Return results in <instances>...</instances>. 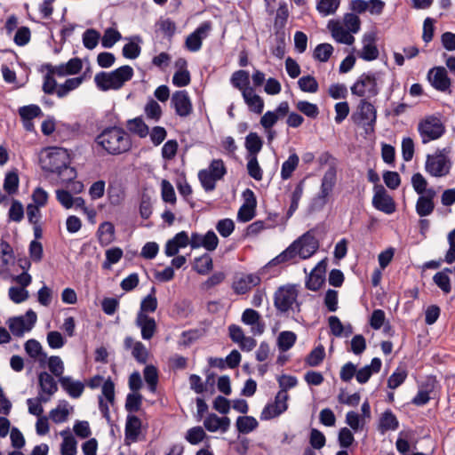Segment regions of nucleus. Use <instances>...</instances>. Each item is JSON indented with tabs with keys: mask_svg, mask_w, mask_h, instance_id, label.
Wrapping results in <instances>:
<instances>
[{
	"mask_svg": "<svg viewBox=\"0 0 455 455\" xmlns=\"http://www.w3.org/2000/svg\"><path fill=\"white\" fill-rule=\"evenodd\" d=\"M41 164L44 171L57 173L63 180H71L76 176V170L69 166V153L63 148H47L45 156L41 157Z\"/></svg>",
	"mask_w": 455,
	"mask_h": 455,
	"instance_id": "f257e3e1",
	"label": "nucleus"
},
{
	"mask_svg": "<svg viewBox=\"0 0 455 455\" xmlns=\"http://www.w3.org/2000/svg\"><path fill=\"white\" fill-rule=\"evenodd\" d=\"M96 144L106 153L117 156L132 148L130 135L121 127L109 126L101 131L95 138Z\"/></svg>",
	"mask_w": 455,
	"mask_h": 455,
	"instance_id": "f03ea898",
	"label": "nucleus"
},
{
	"mask_svg": "<svg viewBox=\"0 0 455 455\" xmlns=\"http://www.w3.org/2000/svg\"><path fill=\"white\" fill-rule=\"evenodd\" d=\"M133 75V68L124 65L111 72L102 71L96 74L94 81L97 87L103 92L119 90L132 78Z\"/></svg>",
	"mask_w": 455,
	"mask_h": 455,
	"instance_id": "7ed1b4c3",
	"label": "nucleus"
},
{
	"mask_svg": "<svg viewBox=\"0 0 455 455\" xmlns=\"http://www.w3.org/2000/svg\"><path fill=\"white\" fill-rule=\"evenodd\" d=\"M299 291L294 284H285L274 293V306L278 313H299L301 303L298 300Z\"/></svg>",
	"mask_w": 455,
	"mask_h": 455,
	"instance_id": "20e7f679",
	"label": "nucleus"
},
{
	"mask_svg": "<svg viewBox=\"0 0 455 455\" xmlns=\"http://www.w3.org/2000/svg\"><path fill=\"white\" fill-rule=\"evenodd\" d=\"M381 73L368 71L363 73L351 86L353 95L371 99L379 93V84H381Z\"/></svg>",
	"mask_w": 455,
	"mask_h": 455,
	"instance_id": "39448f33",
	"label": "nucleus"
},
{
	"mask_svg": "<svg viewBox=\"0 0 455 455\" xmlns=\"http://www.w3.org/2000/svg\"><path fill=\"white\" fill-rule=\"evenodd\" d=\"M448 148L437 149L434 154L427 155L425 164L426 172L433 177H444L450 173L451 161Z\"/></svg>",
	"mask_w": 455,
	"mask_h": 455,
	"instance_id": "423d86ee",
	"label": "nucleus"
},
{
	"mask_svg": "<svg viewBox=\"0 0 455 455\" xmlns=\"http://www.w3.org/2000/svg\"><path fill=\"white\" fill-rule=\"evenodd\" d=\"M352 119L355 124L363 126L366 133L373 132L377 121V110L373 104L366 99H362L356 111L352 115Z\"/></svg>",
	"mask_w": 455,
	"mask_h": 455,
	"instance_id": "0eeeda50",
	"label": "nucleus"
},
{
	"mask_svg": "<svg viewBox=\"0 0 455 455\" xmlns=\"http://www.w3.org/2000/svg\"><path fill=\"white\" fill-rule=\"evenodd\" d=\"M418 131L421 137L422 143L426 144L431 140L439 139L444 133L445 129L438 118L430 116L419 124Z\"/></svg>",
	"mask_w": 455,
	"mask_h": 455,
	"instance_id": "6e6552de",
	"label": "nucleus"
},
{
	"mask_svg": "<svg viewBox=\"0 0 455 455\" xmlns=\"http://www.w3.org/2000/svg\"><path fill=\"white\" fill-rule=\"evenodd\" d=\"M170 104L174 109L175 114L181 118L189 116L193 112V104L186 90L173 92L171 97Z\"/></svg>",
	"mask_w": 455,
	"mask_h": 455,
	"instance_id": "1a4fd4ad",
	"label": "nucleus"
},
{
	"mask_svg": "<svg viewBox=\"0 0 455 455\" xmlns=\"http://www.w3.org/2000/svg\"><path fill=\"white\" fill-rule=\"evenodd\" d=\"M299 251V257L302 259H309L319 248V242L312 230H309L294 241Z\"/></svg>",
	"mask_w": 455,
	"mask_h": 455,
	"instance_id": "9d476101",
	"label": "nucleus"
},
{
	"mask_svg": "<svg viewBox=\"0 0 455 455\" xmlns=\"http://www.w3.org/2000/svg\"><path fill=\"white\" fill-rule=\"evenodd\" d=\"M372 205L375 209L386 214H392L395 212V201L382 185H375L374 187Z\"/></svg>",
	"mask_w": 455,
	"mask_h": 455,
	"instance_id": "9b49d317",
	"label": "nucleus"
},
{
	"mask_svg": "<svg viewBox=\"0 0 455 455\" xmlns=\"http://www.w3.org/2000/svg\"><path fill=\"white\" fill-rule=\"evenodd\" d=\"M261 278L258 274H242L236 275L232 283V289L235 294L243 295L253 287L258 286Z\"/></svg>",
	"mask_w": 455,
	"mask_h": 455,
	"instance_id": "f8f14e48",
	"label": "nucleus"
},
{
	"mask_svg": "<svg viewBox=\"0 0 455 455\" xmlns=\"http://www.w3.org/2000/svg\"><path fill=\"white\" fill-rule=\"evenodd\" d=\"M327 28L336 42L347 45H352L355 43V36L345 28L341 20H330Z\"/></svg>",
	"mask_w": 455,
	"mask_h": 455,
	"instance_id": "ddd939ff",
	"label": "nucleus"
},
{
	"mask_svg": "<svg viewBox=\"0 0 455 455\" xmlns=\"http://www.w3.org/2000/svg\"><path fill=\"white\" fill-rule=\"evenodd\" d=\"M211 23H202L193 33L189 34L185 41L186 48L192 52H198L202 48L203 40L206 38L211 30Z\"/></svg>",
	"mask_w": 455,
	"mask_h": 455,
	"instance_id": "4468645a",
	"label": "nucleus"
},
{
	"mask_svg": "<svg viewBox=\"0 0 455 455\" xmlns=\"http://www.w3.org/2000/svg\"><path fill=\"white\" fill-rule=\"evenodd\" d=\"M219 244V238L212 230H209L205 235L192 233L190 237V246L192 249L204 247L209 251L216 250Z\"/></svg>",
	"mask_w": 455,
	"mask_h": 455,
	"instance_id": "2eb2a0df",
	"label": "nucleus"
},
{
	"mask_svg": "<svg viewBox=\"0 0 455 455\" xmlns=\"http://www.w3.org/2000/svg\"><path fill=\"white\" fill-rule=\"evenodd\" d=\"M244 203L237 212V220L240 222H248L255 216L257 201L253 191L247 188L243 192Z\"/></svg>",
	"mask_w": 455,
	"mask_h": 455,
	"instance_id": "dca6fc26",
	"label": "nucleus"
},
{
	"mask_svg": "<svg viewBox=\"0 0 455 455\" xmlns=\"http://www.w3.org/2000/svg\"><path fill=\"white\" fill-rule=\"evenodd\" d=\"M363 48L358 52L359 58L366 61H371L379 57V50L376 45V34L368 32L362 38Z\"/></svg>",
	"mask_w": 455,
	"mask_h": 455,
	"instance_id": "f3484780",
	"label": "nucleus"
},
{
	"mask_svg": "<svg viewBox=\"0 0 455 455\" xmlns=\"http://www.w3.org/2000/svg\"><path fill=\"white\" fill-rule=\"evenodd\" d=\"M336 183V171L334 168L327 170L322 179L320 191L317 195L316 201H319L321 205L327 203V199L333 190Z\"/></svg>",
	"mask_w": 455,
	"mask_h": 455,
	"instance_id": "a211bd4d",
	"label": "nucleus"
},
{
	"mask_svg": "<svg viewBox=\"0 0 455 455\" xmlns=\"http://www.w3.org/2000/svg\"><path fill=\"white\" fill-rule=\"evenodd\" d=\"M135 324L140 329L141 337L145 340L151 339L157 330L156 320L148 314L138 313Z\"/></svg>",
	"mask_w": 455,
	"mask_h": 455,
	"instance_id": "6ab92c4d",
	"label": "nucleus"
},
{
	"mask_svg": "<svg viewBox=\"0 0 455 455\" xmlns=\"http://www.w3.org/2000/svg\"><path fill=\"white\" fill-rule=\"evenodd\" d=\"M326 267L325 260L318 262L306 281L307 289L315 291L322 287L325 281Z\"/></svg>",
	"mask_w": 455,
	"mask_h": 455,
	"instance_id": "aec40b11",
	"label": "nucleus"
},
{
	"mask_svg": "<svg viewBox=\"0 0 455 455\" xmlns=\"http://www.w3.org/2000/svg\"><path fill=\"white\" fill-rule=\"evenodd\" d=\"M428 79L433 87L441 92H445L451 85V79L443 67H435L430 69Z\"/></svg>",
	"mask_w": 455,
	"mask_h": 455,
	"instance_id": "412c9836",
	"label": "nucleus"
},
{
	"mask_svg": "<svg viewBox=\"0 0 455 455\" xmlns=\"http://www.w3.org/2000/svg\"><path fill=\"white\" fill-rule=\"evenodd\" d=\"M436 196V192L434 188H428L425 195H420L416 203V212L419 216L426 217L430 215L434 209V198Z\"/></svg>",
	"mask_w": 455,
	"mask_h": 455,
	"instance_id": "4be33fe9",
	"label": "nucleus"
},
{
	"mask_svg": "<svg viewBox=\"0 0 455 455\" xmlns=\"http://www.w3.org/2000/svg\"><path fill=\"white\" fill-rule=\"evenodd\" d=\"M204 426L209 432L220 430L225 433L230 427V419L228 417L220 418L216 414L211 413L204 419Z\"/></svg>",
	"mask_w": 455,
	"mask_h": 455,
	"instance_id": "5701e85b",
	"label": "nucleus"
},
{
	"mask_svg": "<svg viewBox=\"0 0 455 455\" xmlns=\"http://www.w3.org/2000/svg\"><path fill=\"white\" fill-rule=\"evenodd\" d=\"M39 394L51 397L58 391V385L54 378L48 372L43 371L38 375Z\"/></svg>",
	"mask_w": 455,
	"mask_h": 455,
	"instance_id": "b1692460",
	"label": "nucleus"
},
{
	"mask_svg": "<svg viewBox=\"0 0 455 455\" xmlns=\"http://www.w3.org/2000/svg\"><path fill=\"white\" fill-rule=\"evenodd\" d=\"M244 102L248 106L249 109L255 114H261L264 109L263 99L255 93L253 88L245 90L242 94Z\"/></svg>",
	"mask_w": 455,
	"mask_h": 455,
	"instance_id": "393cba45",
	"label": "nucleus"
},
{
	"mask_svg": "<svg viewBox=\"0 0 455 455\" xmlns=\"http://www.w3.org/2000/svg\"><path fill=\"white\" fill-rule=\"evenodd\" d=\"M61 387L73 398L82 395L84 386L81 381H75L71 377L64 376L59 379Z\"/></svg>",
	"mask_w": 455,
	"mask_h": 455,
	"instance_id": "a878e982",
	"label": "nucleus"
},
{
	"mask_svg": "<svg viewBox=\"0 0 455 455\" xmlns=\"http://www.w3.org/2000/svg\"><path fill=\"white\" fill-rule=\"evenodd\" d=\"M140 428L141 420L135 415H128L125 424V438L132 442L137 441Z\"/></svg>",
	"mask_w": 455,
	"mask_h": 455,
	"instance_id": "bb28decb",
	"label": "nucleus"
},
{
	"mask_svg": "<svg viewBox=\"0 0 455 455\" xmlns=\"http://www.w3.org/2000/svg\"><path fill=\"white\" fill-rule=\"evenodd\" d=\"M108 197L110 204L119 205L124 200L125 191L120 182H110L108 188Z\"/></svg>",
	"mask_w": 455,
	"mask_h": 455,
	"instance_id": "cd10ccee",
	"label": "nucleus"
},
{
	"mask_svg": "<svg viewBox=\"0 0 455 455\" xmlns=\"http://www.w3.org/2000/svg\"><path fill=\"white\" fill-rule=\"evenodd\" d=\"M299 164V156L293 152L291 153L287 160H285L281 167L280 176L283 180H287L291 178L293 172L298 168Z\"/></svg>",
	"mask_w": 455,
	"mask_h": 455,
	"instance_id": "c85d7f7f",
	"label": "nucleus"
},
{
	"mask_svg": "<svg viewBox=\"0 0 455 455\" xmlns=\"http://www.w3.org/2000/svg\"><path fill=\"white\" fill-rule=\"evenodd\" d=\"M230 83L235 89L239 90L242 92V94L245 90L252 88L249 86V72L243 69L237 70L232 74Z\"/></svg>",
	"mask_w": 455,
	"mask_h": 455,
	"instance_id": "c756f323",
	"label": "nucleus"
},
{
	"mask_svg": "<svg viewBox=\"0 0 455 455\" xmlns=\"http://www.w3.org/2000/svg\"><path fill=\"white\" fill-rule=\"evenodd\" d=\"M398 427L399 422L396 416L391 410L385 411L379 419V429L381 433H385L389 430H395Z\"/></svg>",
	"mask_w": 455,
	"mask_h": 455,
	"instance_id": "7c9ffc66",
	"label": "nucleus"
},
{
	"mask_svg": "<svg viewBox=\"0 0 455 455\" xmlns=\"http://www.w3.org/2000/svg\"><path fill=\"white\" fill-rule=\"evenodd\" d=\"M305 180H301L296 184L294 190L291 194V204L287 212L288 217L292 216L299 208V204L303 196Z\"/></svg>",
	"mask_w": 455,
	"mask_h": 455,
	"instance_id": "2f4dec72",
	"label": "nucleus"
},
{
	"mask_svg": "<svg viewBox=\"0 0 455 455\" xmlns=\"http://www.w3.org/2000/svg\"><path fill=\"white\" fill-rule=\"evenodd\" d=\"M245 148L248 151L249 156H257L258 153L261 150L263 140L256 132H250L245 138Z\"/></svg>",
	"mask_w": 455,
	"mask_h": 455,
	"instance_id": "473e14b6",
	"label": "nucleus"
},
{
	"mask_svg": "<svg viewBox=\"0 0 455 455\" xmlns=\"http://www.w3.org/2000/svg\"><path fill=\"white\" fill-rule=\"evenodd\" d=\"M235 426L239 433L249 434L258 427L259 423L252 416H240L236 419Z\"/></svg>",
	"mask_w": 455,
	"mask_h": 455,
	"instance_id": "72a5a7b5",
	"label": "nucleus"
},
{
	"mask_svg": "<svg viewBox=\"0 0 455 455\" xmlns=\"http://www.w3.org/2000/svg\"><path fill=\"white\" fill-rule=\"evenodd\" d=\"M84 81L83 76L67 79L63 84L58 86L57 96L59 98L66 97L70 92L78 88Z\"/></svg>",
	"mask_w": 455,
	"mask_h": 455,
	"instance_id": "f704fd0d",
	"label": "nucleus"
},
{
	"mask_svg": "<svg viewBox=\"0 0 455 455\" xmlns=\"http://www.w3.org/2000/svg\"><path fill=\"white\" fill-rule=\"evenodd\" d=\"M297 340V335L293 331H284L279 333L277 346L280 351L286 352L291 349Z\"/></svg>",
	"mask_w": 455,
	"mask_h": 455,
	"instance_id": "c9c22d12",
	"label": "nucleus"
},
{
	"mask_svg": "<svg viewBox=\"0 0 455 455\" xmlns=\"http://www.w3.org/2000/svg\"><path fill=\"white\" fill-rule=\"evenodd\" d=\"M156 287H152L150 292L141 300L140 308L138 313H154L157 308V299L156 297Z\"/></svg>",
	"mask_w": 455,
	"mask_h": 455,
	"instance_id": "e433bc0d",
	"label": "nucleus"
},
{
	"mask_svg": "<svg viewBox=\"0 0 455 455\" xmlns=\"http://www.w3.org/2000/svg\"><path fill=\"white\" fill-rule=\"evenodd\" d=\"M49 402V396H44L43 394H38L36 398H28L27 404L28 407V412L32 415L41 417L44 412L42 403Z\"/></svg>",
	"mask_w": 455,
	"mask_h": 455,
	"instance_id": "4c0bfd02",
	"label": "nucleus"
},
{
	"mask_svg": "<svg viewBox=\"0 0 455 455\" xmlns=\"http://www.w3.org/2000/svg\"><path fill=\"white\" fill-rule=\"evenodd\" d=\"M340 0H316V10L322 16L334 14L339 9Z\"/></svg>",
	"mask_w": 455,
	"mask_h": 455,
	"instance_id": "58836bf2",
	"label": "nucleus"
},
{
	"mask_svg": "<svg viewBox=\"0 0 455 455\" xmlns=\"http://www.w3.org/2000/svg\"><path fill=\"white\" fill-rule=\"evenodd\" d=\"M144 113L148 120L158 122L163 115V110L158 102L149 99L144 107Z\"/></svg>",
	"mask_w": 455,
	"mask_h": 455,
	"instance_id": "ea45409f",
	"label": "nucleus"
},
{
	"mask_svg": "<svg viewBox=\"0 0 455 455\" xmlns=\"http://www.w3.org/2000/svg\"><path fill=\"white\" fill-rule=\"evenodd\" d=\"M129 131L137 134L140 138H145L149 133L148 126L145 124L141 117H136L129 120L127 123Z\"/></svg>",
	"mask_w": 455,
	"mask_h": 455,
	"instance_id": "a19ab883",
	"label": "nucleus"
},
{
	"mask_svg": "<svg viewBox=\"0 0 455 455\" xmlns=\"http://www.w3.org/2000/svg\"><path fill=\"white\" fill-rule=\"evenodd\" d=\"M13 258V252L11 245L5 242H0V272L7 269L11 260Z\"/></svg>",
	"mask_w": 455,
	"mask_h": 455,
	"instance_id": "79ce46f5",
	"label": "nucleus"
},
{
	"mask_svg": "<svg viewBox=\"0 0 455 455\" xmlns=\"http://www.w3.org/2000/svg\"><path fill=\"white\" fill-rule=\"evenodd\" d=\"M297 256H299V251L293 242L283 252L273 259L272 263L273 265H278L289 262L293 260Z\"/></svg>",
	"mask_w": 455,
	"mask_h": 455,
	"instance_id": "37998d69",
	"label": "nucleus"
},
{
	"mask_svg": "<svg viewBox=\"0 0 455 455\" xmlns=\"http://www.w3.org/2000/svg\"><path fill=\"white\" fill-rule=\"evenodd\" d=\"M213 267L212 257L205 253L195 260L194 269L200 275L208 274Z\"/></svg>",
	"mask_w": 455,
	"mask_h": 455,
	"instance_id": "c03bdc74",
	"label": "nucleus"
},
{
	"mask_svg": "<svg viewBox=\"0 0 455 455\" xmlns=\"http://www.w3.org/2000/svg\"><path fill=\"white\" fill-rule=\"evenodd\" d=\"M144 379L150 392L155 393L158 383L157 369L153 365H147L143 371Z\"/></svg>",
	"mask_w": 455,
	"mask_h": 455,
	"instance_id": "a18cd8bd",
	"label": "nucleus"
},
{
	"mask_svg": "<svg viewBox=\"0 0 455 455\" xmlns=\"http://www.w3.org/2000/svg\"><path fill=\"white\" fill-rule=\"evenodd\" d=\"M198 179L206 192L213 191L216 188V182L219 180L211 173V172H208L205 169L199 171Z\"/></svg>",
	"mask_w": 455,
	"mask_h": 455,
	"instance_id": "49530a36",
	"label": "nucleus"
},
{
	"mask_svg": "<svg viewBox=\"0 0 455 455\" xmlns=\"http://www.w3.org/2000/svg\"><path fill=\"white\" fill-rule=\"evenodd\" d=\"M100 34L94 28H88L83 34L84 46L88 50H93L99 44Z\"/></svg>",
	"mask_w": 455,
	"mask_h": 455,
	"instance_id": "de8ad7c7",
	"label": "nucleus"
},
{
	"mask_svg": "<svg viewBox=\"0 0 455 455\" xmlns=\"http://www.w3.org/2000/svg\"><path fill=\"white\" fill-rule=\"evenodd\" d=\"M121 38L122 36L118 30L108 28L104 31L103 36L101 37V45L104 48H111Z\"/></svg>",
	"mask_w": 455,
	"mask_h": 455,
	"instance_id": "09e8293b",
	"label": "nucleus"
},
{
	"mask_svg": "<svg viewBox=\"0 0 455 455\" xmlns=\"http://www.w3.org/2000/svg\"><path fill=\"white\" fill-rule=\"evenodd\" d=\"M207 437L206 433L202 427H194L189 428L185 435V439L193 445L198 444Z\"/></svg>",
	"mask_w": 455,
	"mask_h": 455,
	"instance_id": "8fccbe9b",
	"label": "nucleus"
},
{
	"mask_svg": "<svg viewBox=\"0 0 455 455\" xmlns=\"http://www.w3.org/2000/svg\"><path fill=\"white\" fill-rule=\"evenodd\" d=\"M341 22L353 35L358 33L361 28V20L359 17L352 12L346 13Z\"/></svg>",
	"mask_w": 455,
	"mask_h": 455,
	"instance_id": "3c124183",
	"label": "nucleus"
},
{
	"mask_svg": "<svg viewBox=\"0 0 455 455\" xmlns=\"http://www.w3.org/2000/svg\"><path fill=\"white\" fill-rule=\"evenodd\" d=\"M298 85L302 92L315 93L318 91V83L312 76H304L298 81Z\"/></svg>",
	"mask_w": 455,
	"mask_h": 455,
	"instance_id": "603ef678",
	"label": "nucleus"
},
{
	"mask_svg": "<svg viewBox=\"0 0 455 455\" xmlns=\"http://www.w3.org/2000/svg\"><path fill=\"white\" fill-rule=\"evenodd\" d=\"M406 378H407L406 370L397 368L388 378L387 387L390 389H395L405 381Z\"/></svg>",
	"mask_w": 455,
	"mask_h": 455,
	"instance_id": "864d4df0",
	"label": "nucleus"
},
{
	"mask_svg": "<svg viewBox=\"0 0 455 455\" xmlns=\"http://www.w3.org/2000/svg\"><path fill=\"white\" fill-rule=\"evenodd\" d=\"M142 395L138 393L128 394L125 401V410L130 412H137L140 410Z\"/></svg>",
	"mask_w": 455,
	"mask_h": 455,
	"instance_id": "5fc2aeb1",
	"label": "nucleus"
},
{
	"mask_svg": "<svg viewBox=\"0 0 455 455\" xmlns=\"http://www.w3.org/2000/svg\"><path fill=\"white\" fill-rule=\"evenodd\" d=\"M19 115L21 119H31L43 116L41 108L35 104L23 106L19 108Z\"/></svg>",
	"mask_w": 455,
	"mask_h": 455,
	"instance_id": "6e6d98bb",
	"label": "nucleus"
},
{
	"mask_svg": "<svg viewBox=\"0 0 455 455\" xmlns=\"http://www.w3.org/2000/svg\"><path fill=\"white\" fill-rule=\"evenodd\" d=\"M161 195L163 201L165 203L172 204L176 203V195L173 186L167 180H163L161 182Z\"/></svg>",
	"mask_w": 455,
	"mask_h": 455,
	"instance_id": "4d7b16f0",
	"label": "nucleus"
},
{
	"mask_svg": "<svg viewBox=\"0 0 455 455\" xmlns=\"http://www.w3.org/2000/svg\"><path fill=\"white\" fill-rule=\"evenodd\" d=\"M247 171L248 174L253 178L255 180H261L263 178V172L260 168L257 156H249V160L247 163Z\"/></svg>",
	"mask_w": 455,
	"mask_h": 455,
	"instance_id": "13d9d810",
	"label": "nucleus"
},
{
	"mask_svg": "<svg viewBox=\"0 0 455 455\" xmlns=\"http://www.w3.org/2000/svg\"><path fill=\"white\" fill-rule=\"evenodd\" d=\"M333 47L330 44H318L314 52L315 59L322 62H326L331 55L332 54Z\"/></svg>",
	"mask_w": 455,
	"mask_h": 455,
	"instance_id": "bf43d9fd",
	"label": "nucleus"
},
{
	"mask_svg": "<svg viewBox=\"0 0 455 455\" xmlns=\"http://www.w3.org/2000/svg\"><path fill=\"white\" fill-rule=\"evenodd\" d=\"M9 329L14 336L21 337L27 331V325L23 317H13L9 320Z\"/></svg>",
	"mask_w": 455,
	"mask_h": 455,
	"instance_id": "052dcab7",
	"label": "nucleus"
},
{
	"mask_svg": "<svg viewBox=\"0 0 455 455\" xmlns=\"http://www.w3.org/2000/svg\"><path fill=\"white\" fill-rule=\"evenodd\" d=\"M296 108L299 111L310 118H315L319 114L318 107L306 100H299L296 104Z\"/></svg>",
	"mask_w": 455,
	"mask_h": 455,
	"instance_id": "680f3d73",
	"label": "nucleus"
},
{
	"mask_svg": "<svg viewBox=\"0 0 455 455\" xmlns=\"http://www.w3.org/2000/svg\"><path fill=\"white\" fill-rule=\"evenodd\" d=\"M9 220L20 222L24 218V209L22 204L18 200H13L8 212Z\"/></svg>",
	"mask_w": 455,
	"mask_h": 455,
	"instance_id": "e2e57ef3",
	"label": "nucleus"
},
{
	"mask_svg": "<svg viewBox=\"0 0 455 455\" xmlns=\"http://www.w3.org/2000/svg\"><path fill=\"white\" fill-rule=\"evenodd\" d=\"M205 170L211 172V173L219 180L227 173V168L221 159H213L209 164V167Z\"/></svg>",
	"mask_w": 455,
	"mask_h": 455,
	"instance_id": "0e129e2a",
	"label": "nucleus"
},
{
	"mask_svg": "<svg viewBox=\"0 0 455 455\" xmlns=\"http://www.w3.org/2000/svg\"><path fill=\"white\" fill-rule=\"evenodd\" d=\"M19 187V177L14 172H8L5 175L4 181V189L9 194H14L17 192Z\"/></svg>",
	"mask_w": 455,
	"mask_h": 455,
	"instance_id": "69168bd1",
	"label": "nucleus"
},
{
	"mask_svg": "<svg viewBox=\"0 0 455 455\" xmlns=\"http://www.w3.org/2000/svg\"><path fill=\"white\" fill-rule=\"evenodd\" d=\"M324 356V348L323 346H319L309 353L306 359V362L309 366L315 367L323 362Z\"/></svg>",
	"mask_w": 455,
	"mask_h": 455,
	"instance_id": "338daca9",
	"label": "nucleus"
},
{
	"mask_svg": "<svg viewBox=\"0 0 455 455\" xmlns=\"http://www.w3.org/2000/svg\"><path fill=\"white\" fill-rule=\"evenodd\" d=\"M61 455H76V441L72 435H65L60 446Z\"/></svg>",
	"mask_w": 455,
	"mask_h": 455,
	"instance_id": "774afa93",
	"label": "nucleus"
}]
</instances>
